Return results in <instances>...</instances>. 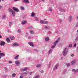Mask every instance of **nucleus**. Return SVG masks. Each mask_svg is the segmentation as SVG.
Returning a JSON list of instances; mask_svg holds the SVG:
<instances>
[{
    "mask_svg": "<svg viewBox=\"0 0 78 78\" xmlns=\"http://www.w3.org/2000/svg\"><path fill=\"white\" fill-rule=\"evenodd\" d=\"M68 52V48H66L63 51V54L64 56H66V55H67V54Z\"/></svg>",
    "mask_w": 78,
    "mask_h": 78,
    "instance_id": "1",
    "label": "nucleus"
},
{
    "mask_svg": "<svg viewBox=\"0 0 78 78\" xmlns=\"http://www.w3.org/2000/svg\"><path fill=\"white\" fill-rule=\"evenodd\" d=\"M59 40H60V39H59V38H58L57 39V41H56L54 42V45L52 46L51 47V48H52V49H53V48H54L55 47V46L56 45V44H57V43L58 42V41H59Z\"/></svg>",
    "mask_w": 78,
    "mask_h": 78,
    "instance_id": "2",
    "label": "nucleus"
},
{
    "mask_svg": "<svg viewBox=\"0 0 78 78\" xmlns=\"http://www.w3.org/2000/svg\"><path fill=\"white\" fill-rule=\"evenodd\" d=\"M9 11L10 12H12V16L13 17L15 16V12L12 10V9H9Z\"/></svg>",
    "mask_w": 78,
    "mask_h": 78,
    "instance_id": "3",
    "label": "nucleus"
},
{
    "mask_svg": "<svg viewBox=\"0 0 78 78\" xmlns=\"http://www.w3.org/2000/svg\"><path fill=\"white\" fill-rule=\"evenodd\" d=\"M13 9L14 10V11L16 12H18L19 11V10L17 8H16L15 7H13Z\"/></svg>",
    "mask_w": 78,
    "mask_h": 78,
    "instance_id": "4",
    "label": "nucleus"
},
{
    "mask_svg": "<svg viewBox=\"0 0 78 78\" xmlns=\"http://www.w3.org/2000/svg\"><path fill=\"white\" fill-rule=\"evenodd\" d=\"M13 9L14 10V11L16 12H18L19 11V10L17 8H16L15 7H13Z\"/></svg>",
    "mask_w": 78,
    "mask_h": 78,
    "instance_id": "5",
    "label": "nucleus"
},
{
    "mask_svg": "<svg viewBox=\"0 0 78 78\" xmlns=\"http://www.w3.org/2000/svg\"><path fill=\"white\" fill-rule=\"evenodd\" d=\"M5 44V42L3 41H1V43L0 44V45L1 46H4Z\"/></svg>",
    "mask_w": 78,
    "mask_h": 78,
    "instance_id": "6",
    "label": "nucleus"
},
{
    "mask_svg": "<svg viewBox=\"0 0 78 78\" xmlns=\"http://www.w3.org/2000/svg\"><path fill=\"white\" fill-rule=\"evenodd\" d=\"M27 23V21L26 20H23L21 22V24L22 25H25V24H26Z\"/></svg>",
    "mask_w": 78,
    "mask_h": 78,
    "instance_id": "7",
    "label": "nucleus"
},
{
    "mask_svg": "<svg viewBox=\"0 0 78 78\" xmlns=\"http://www.w3.org/2000/svg\"><path fill=\"white\" fill-rule=\"evenodd\" d=\"M15 64H16V66H19V64H20V62L19 61L17 60L15 61Z\"/></svg>",
    "mask_w": 78,
    "mask_h": 78,
    "instance_id": "8",
    "label": "nucleus"
},
{
    "mask_svg": "<svg viewBox=\"0 0 78 78\" xmlns=\"http://www.w3.org/2000/svg\"><path fill=\"white\" fill-rule=\"evenodd\" d=\"M59 11H61V12H65V10L64 9H62V8L60 9Z\"/></svg>",
    "mask_w": 78,
    "mask_h": 78,
    "instance_id": "9",
    "label": "nucleus"
},
{
    "mask_svg": "<svg viewBox=\"0 0 78 78\" xmlns=\"http://www.w3.org/2000/svg\"><path fill=\"white\" fill-rule=\"evenodd\" d=\"M28 44L30 45L31 47H34V44H33V43L32 42H29Z\"/></svg>",
    "mask_w": 78,
    "mask_h": 78,
    "instance_id": "10",
    "label": "nucleus"
},
{
    "mask_svg": "<svg viewBox=\"0 0 78 78\" xmlns=\"http://www.w3.org/2000/svg\"><path fill=\"white\" fill-rule=\"evenodd\" d=\"M58 66H59V65L58 64L56 65L53 69V70L55 71V70L57 69V68L58 67Z\"/></svg>",
    "mask_w": 78,
    "mask_h": 78,
    "instance_id": "11",
    "label": "nucleus"
},
{
    "mask_svg": "<svg viewBox=\"0 0 78 78\" xmlns=\"http://www.w3.org/2000/svg\"><path fill=\"white\" fill-rule=\"evenodd\" d=\"M13 47H17L19 46V44L17 43H15L13 44Z\"/></svg>",
    "mask_w": 78,
    "mask_h": 78,
    "instance_id": "12",
    "label": "nucleus"
},
{
    "mask_svg": "<svg viewBox=\"0 0 78 78\" xmlns=\"http://www.w3.org/2000/svg\"><path fill=\"white\" fill-rule=\"evenodd\" d=\"M72 17L71 16H70L68 18V20L69 22H71V21H72Z\"/></svg>",
    "mask_w": 78,
    "mask_h": 78,
    "instance_id": "13",
    "label": "nucleus"
},
{
    "mask_svg": "<svg viewBox=\"0 0 78 78\" xmlns=\"http://www.w3.org/2000/svg\"><path fill=\"white\" fill-rule=\"evenodd\" d=\"M76 62V61L75 60H73L71 62V65H73V64H75Z\"/></svg>",
    "mask_w": 78,
    "mask_h": 78,
    "instance_id": "14",
    "label": "nucleus"
},
{
    "mask_svg": "<svg viewBox=\"0 0 78 78\" xmlns=\"http://www.w3.org/2000/svg\"><path fill=\"white\" fill-rule=\"evenodd\" d=\"M23 2L24 3H29V1L28 0H23Z\"/></svg>",
    "mask_w": 78,
    "mask_h": 78,
    "instance_id": "15",
    "label": "nucleus"
},
{
    "mask_svg": "<svg viewBox=\"0 0 78 78\" xmlns=\"http://www.w3.org/2000/svg\"><path fill=\"white\" fill-rule=\"evenodd\" d=\"M5 56V54L4 53H0V57H3Z\"/></svg>",
    "mask_w": 78,
    "mask_h": 78,
    "instance_id": "16",
    "label": "nucleus"
},
{
    "mask_svg": "<svg viewBox=\"0 0 78 78\" xmlns=\"http://www.w3.org/2000/svg\"><path fill=\"white\" fill-rule=\"evenodd\" d=\"M52 10H53V9L52 8V7H49V9H48V11H50L51 12H52Z\"/></svg>",
    "mask_w": 78,
    "mask_h": 78,
    "instance_id": "17",
    "label": "nucleus"
},
{
    "mask_svg": "<svg viewBox=\"0 0 78 78\" xmlns=\"http://www.w3.org/2000/svg\"><path fill=\"white\" fill-rule=\"evenodd\" d=\"M30 33L31 34H34V31L33 30H30Z\"/></svg>",
    "mask_w": 78,
    "mask_h": 78,
    "instance_id": "18",
    "label": "nucleus"
},
{
    "mask_svg": "<svg viewBox=\"0 0 78 78\" xmlns=\"http://www.w3.org/2000/svg\"><path fill=\"white\" fill-rule=\"evenodd\" d=\"M2 18L3 19H6V15L4 14Z\"/></svg>",
    "mask_w": 78,
    "mask_h": 78,
    "instance_id": "19",
    "label": "nucleus"
},
{
    "mask_svg": "<svg viewBox=\"0 0 78 78\" xmlns=\"http://www.w3.org/2000/svg\"><path fill=\"white\" fill-rule=\"evenodd\" d=\"M10 39L11 40H14V37H10Z\"/></svg>",
    "mask_w": 78,
    "mask_h": 78,
    "instance_id": "20",
    "label": "nucleus"
},
{
    "mask_svg": "<svg viewBox=\"0 0 78 78\" xmlns=\"http://www.w3.org/2000/svg\"><path fill=\"white\" fill-rule=\"evenodd\" d=\"M40 22L42 24H43L44 23V20H40Z\"/></svg>",
    "mask_w": 78,
    "mask_h": 78,
    "instance_id": "21",
    "label": "nucleus"
},
{
    "mask_svg": "<svg viewBox=\"0 0 78 78\" xmlns=\"http://www.w3.org/2000/svg\"><path fill=\"white\" fill-rule=\"evenodd\" d=\"M6 41L7 42H10V40H9V37L7 38Z\"/></svg>",
    "mask_w": 78,
    "mask_h": 78,
    "instance_id": "22",
    "label": "nucleus"
},
{
    "mask_svg": "<svg viewBox=\"0 0 78 78\" xmlns=\"http://www.w3.org/2000/svg\"><path fill=\"white\" fill-rule=\"evenodd\" d=\"M72 71L73 72H78V69L75 70V69H72Z\"/></svg>",
    "mask_w": 78,
    "mask_h": 78,
    "instance_id": "23",
    "label": "nucleus"
},
{
    "mask_svg": "<svg viewBox=\"0 0 78 78\" xmlns=\"http://www.w3.org/2000/svg\"><path fill=\"white\" fill-rule=\"evenodd\" d=\"M16 74L13 73L12 75V78H14V77H15L16 76Z\"/></svg>",
    "mask_w": 78,
    "mask_h": 78,
    "instance_id": "24",
    "label": "nucleus"
},
{
    "mask_svg": "<svg viewBox=\"0 0 78 78\" xmlns=\"http://www.w3.org/2000/svg\"><path fill=\"white\" fill-rule=\"evenodd\" d=\"M35 14V13L34 12H32L31 13V16L32 17H34V15Z\"/></svg>",
    "mask_w": 78,
    "mask_h": 78,
    "instance_id": "25",
    "label": "nucleus"
},
{
    "mask_svg": "<svg viewBox=\"0 0 78 78\" xmlns=\"http://www.w3.org/2000/svg\"><path fill=\"white\" fill-rule=\"evenodd\" d=\"M45 40L46 41H49V38L47 37L45 38Z\"/></svg>",
    "mask_w": 78,
    "mask_h": 78,
    "instance_id": "26",
    "label": "nucleus"
},
{
    "mask_svg": "<svg viewBox=\"0 0 78 78\" xmlns=\"http://www.w3.org/2000/svg\"><path fill=\"white\" fill-rule=\"evenodd\" d=\"M35 20H37V21H39V18H37V17H35Z\"/></svg>",
    "mask_w": 78,
    "mask_h": 78,
    "instance_id": "27",
    "label": "nucleus"
},
{
    "mask_svg": "<svg viewBox=\"0 0 78 78\" xmlns=\"http://www.w3.org/2000/svg\"><path fill=\"white\" fill-rule=\"evenodd\" d=\"M52 51H53V49H51L49 50V54H50V53H51V52H52Z\"/></svg>",
    "mask_w": 78,
    "mask_h": 78,
    "instance_id": "28",
    "label": "nucleus"
},
{
    "mask_svg": "<svg viewBox=\"0 0 78 78\" xmlns=\"http://www.w3.org/2000/svg\"><path fill=\"white\" fill-rule=\"evenodd\" d=\"M21 29H19L17 31V32L18 33H21Z\"/></svg>",
    "mask_w": 78,
    "mask_h": 78,
    "instance_id": "29",
    "label": "nucleus"
},
{
    "mask_svg": "<svg viewBox=\"0 0 78 78\" xmlns=\"http://www.w3.org/2000/svg\"><path fill=\"white\" fill-rule=\"evenodd\" d=\"M19 56V55H17L15 57V59H18V57Z\"/></svg>",
    "mask_w": 78,
    "mask_h": 78,
    "instance_id": "30",
    "label": "nucleus"
},
{
    "mask_svg": "<svg viewBox=\"0 0 78 78\" xmlns=\"http://www.w3.org/2000/svg\"><path fill=\"white\" fill-rule=\"evenodd\" d=\"M34 78H39V76L38 75L35 76Z\"/></svg>",
    "mask_w": 78,
    "mask_h": 78,
    "instance_id": "31",
    "label": "nucleus"
},
{
    "mask_svg": "<svg viewBox=\"0 0 78 78\" xmlns=\"http://www.w3.org/2000/svg\"><path fill=\"white\" fill-rule=\"evenodd\" d=\"M20 9H21V10H23L25 9L23 7H21Z\"/></svg>",
    "mask_w": 78,
    "mask_h": 78,
    "instance_id": "32",
    "label": "nucleus"
},
{
    "mask_svg": "<svg viewBox=\"0 0 78 78\" xmlns=\"http://www.w3.org/2000/svg\"><path fill=\"white\" fill-rule=\"evenodd\" d=\"M33 27L32 26H30L29 27H28V29L29 30L30 29H32Z\"/></svg>",
    "mask_w": 78,
    "mask_h": 78,
    "instance_id": "33",
    "label": "nucleus"
},
{
    "mask_svg": "<svg viewBox=\"0 0 78 78\" xmlns=\"http://www.w3.org/2000/svg\"><path fill=\"white\" fill-rule=\"evenodd\" d=\"M47 23H48V21H44V24H47Z\"/></svg>",
    "mask_w": 78,
    "mask_h": 78,
    "instance_id": "34",
    "label": "nucleus"
},
{
    "mask_svg": "<svg viewBox=\"0 0 78 78\" xmlns=\"http://www.w3.org/2000/svg\"><path fill=\"white\" fill-rule=\"evenodd\" d=\"M20 70L21 71V72H25L24 69H23V68L20 69Z\"/></svg>",
    "mask_w": 78,
    "mask_h": 78,
    "instance_id": "35",
    "label": "nucleus"
},
{
    "mask_svg": "<svg viewBox=\"0 0 78 78\" xmlns=\"http://www.w3.org/2000/svg\"><path fill=\"white\" fill-rule=\"evenodd\" d=\"M41 67V65L40 64H38L37 66V67Z\"/></svg>",
    "mask_w": 78,
    "mask_h": 78,
    "instance_id": "36",
    "label": "nucleus"
},
{
    "mask_svg": "<svg viewBox=\"0 0 78 78\" xmlns=\"http://www.w3.org/2000/svg\"><path fill=\"white\" fill-rule=\"evenodd\" d=\"M12 23L11 22L9 23V27H11V25L12 24Z\"/></svg>",
    "mask_w": 78,
    "mask_h": 78,
    "instance_id": "37",
    "label": "nucleus"
},
{
    "mask_svg": "<svg viewBox=\"0 0 78 78\" xmlns=\"http://www.w3.org/2000/svg\"><path fill=\"white\" fill-rule=\"evenodd\" d=\"M24 71H27V69H28V68H27L26 67V68H24Z\"/></svg>",
    "mask_w": 78,
    "mask_h": 78,
    "instance_id": "38",
    "label": "nucleus"
},
{
    "mask_svg": "<svg viewBox=\"0 0 78 78\" xmlns=\"http://www.w3.org/2000/svg\"><path fill=\"white\" fill-rule=\"evenodd\" d=\"M45 29H49V27H48L47 26H46L45 27Z\"/></svg>",
    "mask_w": 78,
    "mask_h": 78,
    "instance_id": "39",
    "label": "nucleus"
},
{
    "mask_svg": "<svg viewBox=\"0 0 78 78\" xmlns=\"http://www.w3.org/2000/svg\"><path fill=\"white\" fill-rule=\"evenodd\" d=\"M66 66H67V67H69V66H70V63H68L66 64Z\"/></svg>",
    "mask_w": 78,
    "mask_h": 78,
    "instance_id": "40",
    "label": "nucleus"
},
{
    "mask_svg": "<svg viewBox=\"0 0 78 78\" xmlns=\"http://www.w3.org/2000/svg\"><path fill=\"white\" fill-rule=\"evenodd\" d=\"M28 73L27 72H26L25 73H23V74H28Z\"/></svg>",
    "mask_w": 78,
    "mask_h": 78,
    "instance_id": "41",
    "label": "nucleus"
},
{
    "mask_svg": "<svg viewBox=\"0 0 78 78\" xmlns=\"http://www.w3.org/2000/svg\"><path fill=\"white\" fill-rule=\"evenodd\" d=\"M12 63V61H10L9 62V64H11Z\"/></svg>",
    "mask_w": 78,
    "mask_h": 78,
    "instance_id": "42",
    "label": "nucleus"
},
{
    "mask_svg": "<svg viewBox=\"0 0 78 78\" xmlns=\"http://www.w3.org/2000/svg\"><path fill=\"white\" fill-rule=\"evenodd\" d=\"M59 21L60 22H62V20L60 19L59 20Z\"/></svg>",
    "mask_w": 78,
    "mask_h": 78,
    "instance_id": "43",
    "label": "nucleus"
},
{
    "mask_svg": "<svg viewBox=\"0 0 78 78\" xmlns=\"http://www.w3.org/2000/svg\"><path fill=\"white\" fill-rule=\"evenodd\" d=\"M78 37H76V41H78Z\"/></svg>",
    "mask_w": 78,
    "mask_h": 78,
    "instance_id": "44",
    "label": "nucleus"
},
{
    "mask_svg": "<svg viewBox=\"0 0 78 78\" xmlns=\"http://www.w3.org/2000/svg\"><path fill=\"white\" fill-rule=\"evenodd\" d=\"M69 47H71V48L72 47V44H69Z\"/></svg>",
    "mask_w": 78,
    "mask_h": 78,
    "instance_id": "45",
    "label": "nucleus"
},
{
    "mask_svg": "<svg viewBox=\"0 0 78 78\" xmlns=\"http://www.w3.org/2000/svg\"><path fill=\"white\" fill-rule=\"evenodd\" d=\"M2 5L0 4V9H2Z\"/></svg>",
    "mask_w": 78,
    "mask_h": 78,
    "instance_id": "46",
    "label": "nucleus"
},
{
    "mask_svg": "<svg viewBox=\"0 0 78 78\" xmlns=\"http://www.w3.org/2000/svg\"><path fill=\"white\" fill-rule=\"evenodd\" d=\"M20 78H23V76H20Z\"/></svg>",
    "mask_w": 78,
    "mask_h": 78,
    "instance_id": "47",
    "label": "nucleus"
},
{
    "mask_svg": "<svg viewBox=\"0 0 78 78\" xmlns=\"http://www.w3.org/2000/svg\"><path fill=\"white\" fill-rule=\"evenodd\" d=\"M40 72H41V73H44V71L43 70L40 71Z\"/></svg>",
    "mask_w": 78,
    "mask_h": 78,
    "instance_id": "48",
    "label": "nucleus"
},
{
    "mask_svg": "<svg viewBox=\"0 0 78 78\" xmlns=\"http://www.w3.org/2000/svg\"><path fill=\"white\" fill-rule=\"evenodd\" d=\"M76 44H74V47H76Z\"/></svg>",
    "mask_w": 78,
    "mask_h": 78,
    "instance_id": "49",
    "label": "nucleus"
},
{
    "mask_svg": "<svg viewBox=\"0 0 78 78\" xmlns=\"http://www.w3.org/2000/svg\"><path fill=\"white\" fill-rule=\"evenodd\" d=\"M28 39H31V37L29 36V37H28Z\"/></svg>",
    "mask_w": 78,
    "mask_h": 78,
    "instance_id": "50",
    "label": "nucleus"
},
{
    "mask_svg": "<svg viewBox=\"0 0 78 78\" xmlns=\"http://www.w3.org/2000/svg\"><path fill=\"white\" fill-rule=\"evenodd\" d=\"M33 73V72H30V75H31V74H32V73Z\"/></svg>",
    "mask_w": 78,
    "mask_h": 78,
    "instance_id": "51",
    "label": "nucleus"
},
{
    "mask_svg": "<svg viewBox=\"0 0 78 78\" xmlns=\"http://www.w3.org/2000/svg\"><path fill=\"white\" fill-rule=\"evenodd\" d=\"M19 0H14V2H17V1H19Z\"/></svg>",
    "mask_w": 78,
    "mask_h": 78,
    "instance_id": "52",
    "label": "nucleus"
},
{
    "mask_svg": "<svg viewBox=\"0 0 78 78\" xmlns=\"http://www.w3.org/2000/svg\"><path fill=\"white\" fill-rule=\"evenodd\" d=\"M74 56V55H73V54H72L71 55V56H72V57H73V56Z\"/></svg>",
    "mask_w": 78,
    "mask_h": 78,
    "instance_id": "53",
    "label": "nucleus"
},
{
    "mask_svg": "<svg viewBox=\"0 0 78 78\" xmlns=\"http://www.w3.org/2000/svg\"><path fill=\"white\" fill-rule=\"evenodd\" d=\"M35 51H36V52H38V50H36Z\"/></svg>",
    "mask_w": 78,
    "mask_h": 78,
    "instance_id": "54",
    "label": "nucleus"
},
{
    "mask_svg": "<svg viewBox=\"0 0 78 78\" xmlns=\"http://www.w3.org/2000/svg\"><path fill=\"white\" fill-rule=\"evenodd\" d=\"M62 59H63V57H61V60H62Z\"/></svg>",
    "mask_w": 78,
    "mask_h": 78,
    "instance_id": "55",
    "label": "nucleus"
},
{
    "mask_svg": "<svg viewBox=\"0 0 78 78\" xmlns=\"http://www.w3.org/2000/svg\"><path fill=\"white\" fill-rule=\"evenodd\" d=\"M48 67L49 68H50V65H49Z\"/></svg>",
    "mask_w": 78,
    "mask_h": 78,
    "instance_id": "56",
    "label": "nucleus"
},
{
    "mask_svg": "<svg viewBox=\"0 0 78 78\" xmlns=\"http://www.w3.org/2000/svg\"><path fill=\"white\" fill-rule=\"evenodd\" d=\"M2 35H0V38H2Z\"/></svg>",
    "mask_w": 78,
    "mask_h": 78,
    "instance_id": "57",
    "label": "nucleus"
},
{
    "mask_svg": "<svg viewBox=\"0 0 78 78\" xmlns=\"http://www.w3.org/2000/svg\"><path fill=\"white\" fill-rule=\"evenodd\" d=\"M26 34L27 35V36H28V33H26Z\"/></svg>",
    "mask_w": 78,
    "mask_h": 78,
    "instance_id": "58",
    "label": "nucleus"
},
{
    "mask_svg": "<svg viewBox=\"0 0 78 78\" xmlns=\"http://www.w3.org/2000/svg\"><path fill=\"white\" fill-rule=\"evenodd\" d=\"M44 20H47L45 19H44Z\"/></svg>",
    "mask_w": 78,
    "mask_h": 78,
    "instance_id": "59",
    "label": "nucleus"
},
{
    "mask_svg": "<svg viewBox=\"0 0 78 78\" xmlns=\"http://www.w3.org/2000/svg\"><path fill=\"white\" fill-rule=\"evenodd\" d=\"M2 2V0H0V2Z\"/></svg>",
    "mask_w": 78,
    "mask_h": 78,
    "instance_id": "60",
    "label": "nucleus"
},
{
    "mask_svg": "<svg viewBox=\"0 0 78 78\" xmlns=\"http://www.w3.org/2000/svg\"><path fill=\"white\" fill-rule=\"evenodd\" d=\"M0 53H2V51H0Z\"/></svg>",
    "mask_w": 78,
    "mask_h": 78,
    "instance_id": "61",
    "label": "nucleus"
},
{
    "mask_svg": "<svg viewBox=\"0 0 78 78\" xmlns=\"http://www.w3.org/2000/svg\"><path fill=\"white\" fill-rule=\"evenodd\" d=\"M77 19H78V17L77 16Z\"/></svg>",
    "mask_w": 78,
    "mask_h": 78,
    "instance_id": "62",
    "label": "nucleus"
},
{
    "mask_svg": "<svg viewBox=\"0 0 78 78\" xmlns=\"http://www.w3.org/2000/svg\"><path fill=\"white\" fill-rule=\"evenodd\" d=\"M1 58H2V57H0V59H1Z\"/></svg>",
    "mask_w": 78,
    "mask_h": 78,
    "instance_id": "63",
    "label": "nucleus"
},
{
    "mask_svg": "<svg viewBox=\"0 0 78 78\" xmlns=\"http://www.w3.org/2000/svg\"><path fill=\"white\" fill-rule=\"evenodd\" d=\"M75 0V1H76V0Z\"/></svg>",
    "mask_w": 78,
    "mask_h": 78,
    "instance_id": "64",
    "label": "nucleus"
}]
</instances>
